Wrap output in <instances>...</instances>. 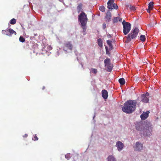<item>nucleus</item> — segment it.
I'll return each instance as SVG.
<instances>
[{
    "mask_svg": "<svg viewBox=\"0 0 161 161\" xmlns=\"http://www.w3.org/2000/svg\"><path fill=\"white\" fill-rule=\"evenodd\" d=\"M136 103L135 100H129L127 101L124 103L122 108V111L127 114L131 113L136 109Z\"/></svg>",
    "mask_w": 161,
    "mask_h": 161,
    "instance_id": "f257e3e1",
    "label": "nucleus"
},
{
    "mask_svg": "<svg viewBox=\"0 0 161 161\" xmlns=\"http://www.w3.org/2000/svg\"><path fill=\"white\" fill-rule=\"evenodd\" d=\"M78 20L80 22L81 27L82 28L83 31L85 32L86 30V25L88 20V19L86 14L83 12H82L78 15Z\"/></svg>",
    "mask_w": 161,
    "mask_h": 161,
    "instance_id": "f03ea898",
    "label": "nucleus"
},
{
    "mask_svg": "<svg viewBox=\"0 0 161 161\" xmlns=\"http://www.w3.org/2000/svg\"><path fill=\"white\" fill-rule=\"evenodd\" d=\"M139 32V30L137 27L132 29L130 33L126 36L127 41L130 42L131 39H135L137 37Z\"/></svg>",
    "mask_w": 161,
    "mask_h": 161,
    "instance_id": "7ed1b4c3",
    "label": "nucleus"
},
{
    "mask_svg": "<svg viewBox=\"0 0 161 161\" xmlns=\"http://www.w3.org/2000/svg\"><path fill=\"white\" fill-rule=\"evenodd\" d=\"M123 25V32L125 35H127L131 30V25L130 23L124 20L122 22Z\"/></svg>",
    "mask_w": 161,
    "mask_h": 161,
    "instance_id": "20e7f679",
    "label": "nucleus"
},
{
    "mask_svg": "<svg viewBox=\"0 0 161 161\" xmlns=\"http://www.w3.org/2000/svg\"><path fill=\"white\" fill-rule=\"evenodd\" d=\"M104 62L105 66L107 68V71L110 72L113 68V64L111 63L110 59L109 58H106L104 60Z\"/></svg>",
    "mask_w": 161,
    "mask_h": 161,
    "instance_id": "39448f33",
    "label": "nucleus"
},
{
    "mask_svg": "<svg viewBox=\"0 0 161 161\" xmlns=\"http://www.w3.org/2000/svg\"><path fill=\"white\" fill-rule=\"evenodd\" d=\"M114 0H109L108 3L107 4L108 5L107 8L109 9H117L118 8V7L117 5L115 3H114Z\"/></svg>",
    "mask_w": 161,
    "mask_h": 161,
    "instance_id": "423d86ee",
    "label": "nucleus"
},
{
    "mask_svg": "<svg viewBox=\"0 0 161 161\" xmlns=\"http://www.w3.org/2000/svg\"><path fill=\"white\" fill-rule=\"evenodd\" d=\"M73 48V46L70 42H65L64 45L63 47V50L67 52L69 50L71 51Z\"/></svg>",
    "mask_w": 161,
    "mask_h": 161,
    "instance_id": "0eeeda50",
    "label": "nucleus"
},
{
    "mask_svg": "<svg viewBox=\"0 0 161 161\" xmlns=\"http://www.w3.org/2000/svg\"><path fill=\"white\" fill-rule=\"evenodd\" d=\"M2 33L3 34L9 36H11L13 34L15 35H16V32L12 29L11 28L8 30H2Z\"/></svg>",
    "mask_w": 161,
    "mask_h": 161,
    "instance_id": "6e6552de",
    "label": "nucleus"
},
{
    "mask_svg": "<svg viewBox=\"0 0 161 161\" xmlns=\"http://www.w3.org/2000/svg\"><path fill=\"white\" fill-rule=\"evenodd\" d=\"M116 146L118 150L119 151H120L123 148L124 145L121 142L119 141L116 142Z\"/></svg>",
    "mask_w": 161,
    "mask_h": 161,
    "instance_id": "1a4fd4ad",
    "label": "nucleus"
},
{
    "mask_svg": "<svg viewBox=\"0 0 161 161\" xmlns=\"http://www.w3.org/2000/svg\"><path fill=\"white\" fill-rule=\"evenodd\" d=\"M145 129L148 131H150L152 130V125L149 122H146L145 124Z\"/></svg>",
    "mask_w": 161,
    "mask_h": 161,
    "instance_id": "9d476101",
    "label": "nucleus"
},
{
    "mask_svg": "<svg viewBox=\"0 0 161 161\" xmlns=\"http://www.w3.org/2000/svg\"><path fill=\"white\" fill-rule=\"evenodd\" d=\"M142 144L139 142H137L136 143V146L135 147V150L136 151H140L142 149Z\"/></svg>",
    "mask_w": 161,
    "mask_h": 161,
    "instance_id": "9b49d317",
    "label": "nucleus"
},
{
    "mask_svg": "<svg viewBox=\"0 0 161 161\" xmlns=\"http://www.w3.org/2000/svg\"><path fill=\"white\" fill-rule=\"evenodd\" d=\"M149 112L146 111L145 113L143 112L140 116V117L142 120H145L147 119L148 116V114Z\"/></svg>",
    "mask_w": 161,
    "mask_h": 161,
    "instance_id": "f8f14e48",
    "label": "nucleus"
},
{
    "mask_svg": "<svg viewBox=\"0 0 161 161\" xmlns=\"http://www.w3.org/2000/svg\"><path fill=\"white\" fill-rule=\"evenodd\" d=\"M102 96L105 99H107L108 95L107 91L105 89L103 90L102 91Z\"/></svg>",
    "mask_w": 161,
    "mask_h": 161,
    "instance_id": "ddd939ff",
    "label": "nucleus"
},
{
    "mask_svg": "<svg viewBox=\"0 0 161 161\" xmlns=\"http://www.w3.org/2000/svg\"><path fill=\"white\" fill-rule=\"evenodd\" d=\"M141 101L143 103H147L149 101L148 98L145 96L144 94H142L141 96Z\"/></svg>",
    "mask_w": 161,
    "mask_h": 161,
    "instance_id": "4468645a",
    "label": "nucleus"
},
{
    "mask_svg": "<svg viewBox=\"0 0 161 161\" xmlns=\"http://www.w3.org/2000/svg\"><path fill=\"white\" fill-rule=\"evenodd\" d=\"M111 18V13L109 10L106 13V18L108 22L110 20Z\"/></svg>",
    "mask_w": 161,
    "mask_h": 161,
    "instance_id": "2eb2a0df",
    "label": "nucleus"
},
{
    "mask_svg": "<svg viewBox=\"0 0 161 161\" xmlns=\"http://www.w3.org/2000/svg\"><path fill=\"white\" fill-rule=\"evenodd\" d=\"M82 6L83 4L81 3H80L77 7V10L78 13H80V12H82Z\"/></svg>",
    "mask_w": 161,
    "mask_h": 161,
    "instance_id": "dca6fc26",
    "label": "nucleus"
},
{
    "mask_svg": "<svg viewBox=\"0 0 161 161\" xmlns=\"http://www.w3.org/2000/svg\"><path fill=\"white\" fill-rule=\"evenodd\" d=\"M122 20V19L121 18H120L119 17H114V19H113V22L114 23H116L119 21L120 22H121Z\"/></svg>",
    "mask_w": 161,
    "mask_h": 161,
    "instance_id": "f3484780",
    "label": "nucleus"
},
{
    "mask_svg": "<svg viewBox=\"0 0 161 161\" xmlns=\"http://www.w3.org/2000/svg\"><path fill=\"white\" fill-rule=\"evenodd\" d=\"M108 161H116V160L113 156L109 155L108 157Z\"/></svg>",
    "mask_w": 161,
    "mask_h": 161,
    "instance_id": "a211bd4d",
    "label": "nucleus"
},
{
    "mask_svg": "<svg viewBox=\"0 0 161 161\" xmlns=\"http://www.w3.org/2000/svg\"><path fill=\"white\" fill-rule=\"evenodd\" d=\"M97 42L98 46L101 47L103 46V41L101 38H99L97 39Z\"/></svg>",
    "mask_w": 161,
    "mask_h": 161,
    "instance_id": "6ab92c4d",
    "label": "nucleus"
},
{
    "mask_svg": "<svg viewBox=\"0 0 161 161\" xmlns=\"http://www.w3.org/2000/svg\"><path fill=\"white\" fill-rule=\"evenodd\" d=\"M107 42L108 45L109 46V49H112L113 47L112 45V41L110 40H107Z\"/></svg>",
    "mask_w": 161,
    "mask_h": 161,
    "instance_id": "aec40b11",
    "label": "nucleus"
},
{
    "mask_svg": "<svg viewBox=\"0 0 161 161\" xmlns=\"http://www.w3.org/2000/svg\"><path fill=\"white\" fill-rule=\"evenodd\" d=\"M119 82L121 85H123L125 83V80L124 78H121L119 79Z\"/></svg>",
    "mask_w": 161,
    "mask_h": 161,
    "instance_id": "412c9836",
    "label": "nucleus"
},
{
    "mask_svg": "<svg viewBox=\"0 0 161 161\" xmlns=\"http://www.w3.org/2000/svg\"><path fill=\"white\" fill-rule=\"evenodd\" d=\"M136 128L137 130H139L140 127L142 125V123L141 122H138L136 124Z\"/></svg>",
    "mask_w": 161,
    "mask_h": 161,
    "instance_id": "4be33fe9",
    "label": "nucleus"
},
{
    "mask_svg": "<svg viewBox=\"0 0 161 161\" xmlns=\"http://www.w3.org/2000/svg\"><path fill=\"white\" fill-rule=\"evenodd\" d=\"M140 40L143 42H144L146 40V37L145 35H141L140 37Z\"/></svg>",
    "mask_w": 161,
    "mask_h": 161,
    "instance_id": "5701e85b",
    "label": "nucleus"
},
{
    "mask_svg": "<svg viewBox=\"0 0 161 161\" xmlns=\"http://www.w3.org/2000/svg\"><path fill=\"white\" fill-rule=\"evenodd\" d=\"M144 134L146 135V136H149L152 135L151 131H144Z\"/></svg>",
    "mask_w": 161,
    "mask_h": 161,
    "instance_id": "b1692460",
    "label": "nucleus"
},
{
    "mask_svg": "<svg viewBox=\"0 0 161 161\" xmlns=\"http://www.w3.org/2000/svg\"><path fill=\"white\" fill-rule=\"evenodd\" d=\"M153 3L151 2L148 4V8L152 9L153 8Z\"/></svg>",
    "mask_w": 161,
    "mask_h": 161,
    "instance_id": "393cba45",
    "label": "nucleus"
},
{
    "mask_svg": "<svg viewBox=\"0 0 161 161\" xmlns=\"http://www.w3.org/2000/svg\"><path fill=\"white\" fill-rule=\"evenodd\" d=\"M99 10L102 12H104L105 11V8L104 6H102L99 7Z\"/></svg>",
    "mask_w": 161,
    "mask_h": 161,
    "instance_id": "a878e982",
    "label": "nucleus"
},
{
    "mask_svg": "<svg viewBox=\"0 0 161 161\" xmlns=\"http://www.w3.org/2000/svg\"><path fill=\"white\" fill-rule=\"evenodd\" d=\"M16 23V20L14 19L13 18L10 21V23L12 25L15 24Z\"/></svg>",
    "mask_w": 161,
    "mask_h": 161,
    "instance_id": "bb28decb",
    "label": "nucleus"
},
{
    "mask_svg": "<svg viewBox=\"0 0 161 161\" xmlns=\"http://www.w3.org/2000/svg\"><path fill=\"white\" fill-rule=\"evenodd\" d=\"M129 8L131 11H134L136 10V7L134 6L130 5Z\"/></svg>",
    "mask_w": 161,
    "mask_h": 161,
    "instance_id": "cd10ccee",
    "label": "nucleus"
},
{
    "mask_svg": "<svg viewBox=\"0 0 161 161\" xmlns=\"http://www.w3.org/2000/svg\"><path fill=\"white\" fill-rule=\"evenodd\" d=\"M19 41L20 42H25V38H24L22 36H21L19 37Z\"/></svg>",
    "mask_w": 161,
    "mask_h": 161,
    "instance_id": "c85d7f7f",
    "label": "nucleus"
},
{
    "mask_svg": "<svg viewBox=\"0 0 161 161\" xmlns=\"http://www.w3.org/2000/svg\"><path fill=\"white\" fill-rule=\"evenodd\" d=\"M92 72L94 74H96L97 72V70L96 69L92 68Z\"/></svg>",
    "mask_w": 161,
    "mask_h": 161,
    "instance_id": "c756f323",
    "label": "nucleus"
},
{
    "mask_svg": "<svg viewBox=\"0 0 161 161\" xmlns=\"http://www.w3.org/2000/svg\"><path fill=\"white\" fill-rule=\"evenodd\" d=\"M38 138L36 136V134H35V135L34 136V137L32 138V140L34 141H36L38 140Z\"/></svg>",
    "mask_w": 161,
    "mask_h": 161,
    "instance_id": "7c9ffc66",
    "label": "nucleus"
},
{
    "mask_svg": "<svg viewBox=\"0 0 161 161\" xmlns=\"http://www.w3.org/2000/svg\"><path fill=\"white\" fill-rule=\"evenodd\" d=\"M47 49L48 50H50L52 49V47L50 45H48L47 46Z\"/></svg>",
    "mask_w": 161,
    "mask_h": 161,
    "instance_id": "2f4dec72",
    "label": "nucleus"
},
{
    "mask_svg": "<svg viewBox=\"0 0 161 161\" xmlns=\"http://www.w3.org/2000/svg\"><path fill=\"white\" fill-rule=\"evenodd\" d=\"M144 95H145V96L146 97H147L148 96H149V93H148V92H146V93H145V94H144Z\"/></svg>",
    "mask_w": 161,
    "mask_h": 161,
    "instance_id": "473e14b6",
    "label": "nucleus"
},
{
    "mask_svg": "<svg viewBox=\"0 0 161 161\" xmlns=\"http://www.w3.org/2000/svg\"><path fill=\"white\" fill-rule=\"evenodd\" d=\"M103 29H105L106 27V24L105 23H104L103 24Z\"/></svg>",
    "mask_w": 161,
    "mask_h": 161,
    "instance_id": "72a5a7b5",
    "label": "nucleus"
},
{
    "mask_svg": "<svg viewBox=\"0 0 161 161\" xmlns=\"http://www.w3.org/2000/svg\"><path fill=\"white\" fill-rule=\"evenodd\" d=\"M69 154H66V155H65V158H66L69 159Z\"/></svg>",
    "mask_w": 161,
    "mask_h": 161,
    "instance_id": "f704fd0d",
    "label": "nucleus"
},
{
    "mask_svg": "<svg viewBox=\"0 0 161 161\" xmlns=\"http://www.w3.org/2000/svg\"><path fill=\"white\" fill-rule=\"evenodd\" d=\"M152 10V9H150V8H148V9H147V12L148 13H150V10Z\"/></svg>",
    "mask_w": 161,
    "mask_h": 161,
    "instance_id": "c9c22d12",
    "label": "nucleus"
},
{
    "mask_svg": "<svg viewBox=\"0 0 161 161\" xmlns=\"http://www.w3.org/2000/svg\"><path fill=\"white\" fill-rule=\"evenodd\" d=\"M107 37H108V38H110L111 37V35L108 34L107 35Z\"/></svg>",
    "mask_w": 161,
    "mask_h": 161,
    "instance_id": "e433bc0d",
    "label": "nucleus"
},
{
    "mask_svg": "<svg viewBox=\"0 0 161 161\" xmlns=\"http://www.w3.org/2000/svg\"><path fill=\"white\" fill-rule=\"evenodd\" d=\"M27 136V134H25L24 136H23L24 137H26Z\"/></svg>",
    "mask_w": 161,
    "mask_h": 161,
    "instance_id": "4c0bfd02",
    "label": "nucleus"
},
{
    "mask_svg": "<svg viewBox=\"0 0 161 161\" xmlns=\"http://www.w3.org/2000/svg\"><path fill=\"white\" fill-rule=\"evenodd\" d=\"M45 89V87L44 86H43L42 87V90H44Z\"/></svg>",
    "mask_w": 161,
    "mask_h": 161,
    "instance_id": "58836bf2",
    "label": "nucleus"
},
{
    "mask_svg": "<svg viewBox=\"0 0 161 161\" xmlns=\"http://www.w3.org/2000/svg\"><path fill=\"white\" fill-rule=\"evenodd\" d=\"M105 48H106V52H107V47H106Z\"/></svg>",
    "mask_w": 161,
    "mask_h": 161,
    "instance_id": "ea45409f",
    "label": "nucleus"
},
{
    "mask_svg": "<svg viewBox=\"0 0 161 161\" xmlns=\"http://www.w3.org/2000/svg\"><path fill=\"white\" fill-rule=\"evenodd\" d=\"M81 66L82 67H83V65L82 64H81Z\"/></svg>",
    "mask_w": 161,
    "mask_h": 161,
    "instance_id": "a19ab883",
    "label": "nucleus"
},
{
    "mask_svg": "<svg viewBox=\"0 0 161 161\" xmlns=\"http://www.w3.org/2000/svg\"><path fill=\"white\" fill-rule=\"evenodd\" d=\"M150 161H152L150 160Z\"/></svg>",
    "mask_w": 161,
    "mask_h": 161,
    "instance_id": "79ce46f5",
    "label": "nucleus"
}]
</instances>
